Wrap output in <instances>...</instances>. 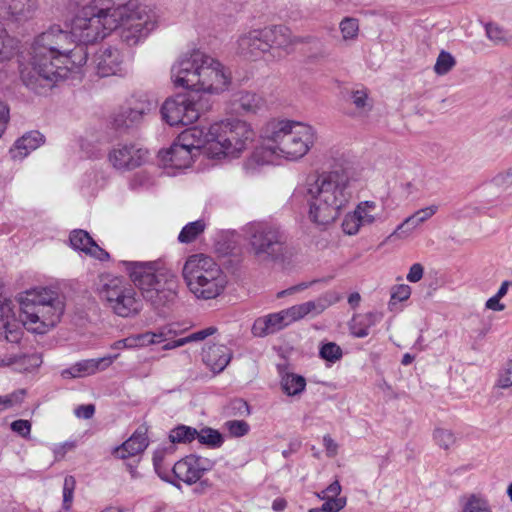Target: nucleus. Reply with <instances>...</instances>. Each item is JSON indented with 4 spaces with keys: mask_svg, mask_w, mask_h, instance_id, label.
<instances>
[{
    "mask_svg": "<svg viewBox=\"0 0 512 512\" xmlns=\"http://www.w3.org/2000/svg\"><path fill=\"white\" fill-rule=\"evenodd\" d=\"M486 35L494 44L506 43L509 40L508 33L496 24L486 25Z\"/></svg>",
    "mask_w": 512,
    "mask_h": 512,
    "instance_id": "a18cd8bd",
    "label": "nucleus"
},
{
    "mask_svg": "<svg viewBox=\"0 0 512 512\" xmlns=\"http://www.w3.org/2000/svg\"><path fill=\"white\" fill-rule=\"evenodd\" d=\"M201 148L205 149V129L195 126L181 132L168 149L159 152V156L165 166L186 169Z\"/></svg>",
    "mask_w": 512,
    "mask_h": 512,
    "instance_id": "9d476101",
    "label": "nucleus"
},
{
    "mask_svg": "<svg viewBox=\"0 0 512 512\" xmlns=\"http://www.w3.org/2000/svg\"><path fill=\"white\" fill-rule=\"evenodd\" d=\"M135 342H136V348L137 347H145L153 344V335L152 332H146L138 335H133Z\"/></svg>",
    "mask_w": 512,
    "mask_h": 512,
    "instance_id": "0e129e2a",
    "label": "nucleus"
},
{
    "mask_svg": "<svg viewBox=\"0 0 512 512\" xmlns=\"http://www.w3.org/2000/svg\"><path fill=\"white\" fill-rule=\"evenodd\" d=\"M500 300L501 299L496 296L490 297L485 303V308L496 312L503 311L505 309V305L501 303Z\"/></svg>",
    "mask_w": 512,
    "mask_h": 512,
    "instance_id": "69168bd1",
    "label": "nucleus"
},
{
    "mask_svg": "<svg viewBox=\"0 0 512 512\" xmlns=\"http://www.w3.org/2000/svg\"><path fill=\"white\" fill-rule=\"evenodd\" d=\"M265 28L253 29L241 34L237 40V53L247 59H257L270 51Z\"/></svg>",
    "mask_w": 512,
    "mask_h": 512,
    "instance_id": "dca6fc26",
    "label": "nucleus"
},
{
    "mask_svg": "<svg viewBox=\"0 0 512 512\" xmlns=\"http://www.w3.org/2000/svg\"><path fill=\"white\" fill-rule=\"evenodd\" d=\"M424 274V267L420 263H414L407 273L406 279L411 283L419 282Z\"/></svg>",
    "mask_w": 512,
    "mask_h": 512,
    "instance_id": "4d7b16f0",
    "label": "nucleus"
},
{
    "mask_svg": "<svg viewBox=\"0 0 512 512\" xmlns=\"http://www.w3.org/2000/svg\"><path fill=\"white\" fill-rule=\"evenodd\" d=\"M226 429L231 436L241 437L248 433L249 425L244 420H230L225 423Z\"/></svg>",
    "mask_w": 512,
    "mask_h": 512,
    "instance_id": "09e8293b",
    "label": "nucleus"
},
{
    "mask_svg": "<svg viewBox=\"0 0 512 512\" xmlns=\"http://www.w3.org/2000/svg\"><path fill=\"white\" fill-rule=\"evenodd\" d=\"M326 494H328L329 499H339V494L341 492V485L339 481L332 482L326 489Z\"/></svg>",
    "mask_w": 512,
    "mask_h": 512,
    "instance_id": "338daca9",
    "label": "nucleus"
},
{
    "mask_svg": "<svg viewBox=\"0 0 512 512\" xmlns=\"http://www.w3.org/2000/svg\"><path fill=\"white\" fill-rule=\"evenodd\" d=\"M181 274L188 291L199 300L217 298L228 283L220 265L203 253L189 255L184 261Z\"/></svg>",
    "mask_w": 512,
    "mask_h": 512,
    "instance_id": "6e6552de",
    "label": "nucleus"
},
{
    "mask_svg": "<svg viewBox=\"0 0 512 512\" xmlns=\"http://www.w3.org/2000/svg\"><path fill=\"white\" fill-rule=\"evenodd\" d=\"M10 119V110L7 104L0 102V126L7 128Z\"/></svg>",
    "mask_w": 512,
    "mask_h": 512,
    "instance_id": "774afa93",
    "label": "nucleus"
},
{
    "mask_svg": "<svg viewBox=\"0 0 512 512\" xmlns=\"http://www.w3.org/2000/svg\"><path fill=\"white\" fill-rule=\"evenodd\" d=\"M245 236L252 253L263 260L278 259L285 250V236L275 225L251 222L245 228Z\"/></svg>",
    "mask_w": 512,
    "mask_h": 512,
    "instance_id": "9b49d317",
    "label": "nucleus"
},
{
    "mask_svg": "<svg viewBox=\"0 0 512 512\" xmlns=\"http://www.w3.org/2000/svg\"><path fill=\"white\" fill-rule=\"evenodd\" d=\"M147 446L148 439L146 433L137 430L128 440L114 450V455L117 458L126 459L143 452Z\"/></svg>",
    "mask_w": 512,
    "mask_h": 512,
    "instance_id": "bb28decb",
    "label": "nucleus"
},
{
    "mask_svg": "<svg viewBox=\"0 0 512 512\" xmlns=\"http://www.w3.org/2000/svg\"><path fill=\"white\" fill-rule=\"evenodd\" d=\"M359 172L351 167L321 171L307 177L304 196L308 218L318 226H327L339 218L353 199L360 182Z\"/></svg>",
    "mask_w": 512,
    "mask_h": 512,
    "instance_id": "f03ea898",
    "label": "nucleus"
},
{
    "mask_svg": "<svg viewBox=\"0 0 512 512\" xmlns=\"http://www.w3.org/2000/svg\"><path fill=\"white\" fill-rule=\"evenodd\" d=\"M512 386V361L507 362L499 371L495 388L507 389Z\"/></svg>",
    "mask_w": 512,
    "mask_h": 512,
    "instance_id": "c03bdc74",
    "label": "nucleus"
},
{
    "mask_svg": "<svg viewBox=\"0 0 512 512\" xmlns=\"http://www.w3.org/2000/svg\"><path fill=\"white\" fill-rule=\"evenodd\" d=\"M346 505V498L327 499L321 507L311 508L308 512H339Z\"/></svg>",
    "mask_w": 512,
    "mask_h": 512,
    "instance_id": "49530a36",
    "label": "nucleus"
},
{
    "mask_svg": "<svg viewBox=\"0 0 512 512\" xmlns=\"http://www.w3.org/2000/svg\"><path fill=\"white\" fill-rule=\"evenodd\" d=\"M264 143L257 146L243 163L248 175L281 159L297 161L303 158L316 141V132L308 124L282 119L269 121L263 132Z\"/></svg>",
    "mask_w": 512,
    "mask_h": 512,
    "instance_id": "7ed1b4c3",
    "label": "nucleus"
},
{
    "mask_svg": "<svg viewBox=\"0 0 512 512\" xmlns=\"http://www.w3.org/2000/svg\"><path fill=\"white\" fill-rule=\"evenodd\" d=\"M22 329L16 318L0 320V337L11 343H17L22 337Z\"/></svg>",
    "mask_w": 512,
    "mask_h": 512,
    "instance_id": "473e14b6",
    "label": "nucleus"
},
{
    "mask_svg": "<svg viewBox=\"0 0 512 512\" xmlns=\"http://www.w3.org/2000/svg\"><path fill=\"white\" fill-rule=\"evenodd\" d=\"M492 183L499 188L512 186V168L499 172L492 178Z\"/></svg>",
    "mask_w": 512,
    "mask_h": 512,
    "instance_id": "603ef678",
    "label": "nucleus"
},
{
    "mask_svg": "<svg viewBox=\"0 0 512 512\" xmlns=\"http://www.w3.org/2000/svg\"><path fill=\"white\" fill-rule=\"evenodd\" d=\"M280 386L287 396H299L306 388V379L301 375L287 372L281 376Z\"/></svg>",
    "mask_w": 512,
    "mask_h": 512,
    "instance_id": "c756f323",
    "label": "nucleus"
},
{
    "mask_svg": "<svg viewBox=\"0 0 512 512\" xmlns=\"http://www.w3.org/2000/svg\"><path fill=\"white\" fill-rule=\"evenodd\" d=\"M216 332H217V328L214 326H210V327L204 328L202 330L193 332V333L189 334L188 336H185L184 338H185L186 344H188L191 342L203 341L207 337L214 335Z\"/></svg>",
    "mask_w": 512,
    "mask_h": 512,
    "instance_id": "3c124183",
    "label": "nucleus"
},
{
    "mask_svg": "<svg viewBox=\"0 0 512 512\" xmlns=\"http://www.w3.org/2000/svg\"><path fill=\"white\" fill-rule=\"evenodd\" d=\"M163 455H164V452L163 451H159V452H156L155 455H154V458H153V462H154V468H155V471L157 472V474L165 481H168V482H171L173 483L175 486H178V484H176L170 477L169 473L166 472V471H163L162 470V466H161V463H162V460H163Z\"/></svg>",
    "mask_w": 512,
    "mask_h": 512,
    "instance_id": "864d4df0",
    "label": "nucleus"
},
{
    "mask_svg": "<svg viewBox=\"0 0 512 512\" xmlns=\"http://www.w3.org/2000/svg\"><path fill=\"white\" fill-rule=\"evenodd\" d=\"M76 488V480L73 476L68 475L64 479L63 483V501L62 508L65 511H69L73 504L74 491Z\"/></svg>",
    "mask_w": 512,
    "mask_h": 512,
    "instance_id": "ea45409f",
    "label": "nucleus"
},
{
    "mask_svg": "<svg viewBox=\"0 0 512 512\" xmlns=\"http://www.w3.org/2000/svg\"><path fill=\"white\" fill-rule=\"evenodd\" d=\"M15 317V312L13 308V303L7 297L2 298L0 300V320L3 319H13Z\"/></svg>",
    "mask_w": 512,
    "mask_h": 512,
    "instance_id": "6e6d98bb",
    "label": "nucleus"
},
{
    "mask_svg": "<svg viewBox=\"0 0 512 512\" xmlns=\"http://www.w3.org/2000/svg\"><path fill=\"white\" fill-rule=\"evenodd\" d=\"M196 439L199 443L211 448H219L223 444V436L215 429L205 427L198 431Z\"/></svg>",
    "mask_w": 512,
    "mask_h": 512,
    "instance_id": "4c0bfd02",
    "label": "nucleus"
},
{
    "mask_svg": "<svg viewBox=\"0 0 512 512\" xmlns=\"http://www.w3.org/2000/svg\"><path fill=\"white\" fill-rule=\"evenodd\" d=\"M161 114L170 126L190 125L200 117L199 102L194 96L178 94L165 100Z\"/></svg>",
    "mask_w": 512,
    "mask_h": 512,
    "instance_id": "f8f14e48",
    "label": "nucleus"
},
{
    "mask_svg": "<svg viewBox=\"0 0 512 512\" xmlns=\"http://www.w3.org/2000/svg\"><path fill=\"white\" fill-rule=\"evenodd\" d=\"M340 296L333 291H328L315 300L303 302L289 307L294 322L307 316L315 317L323 313L327 308L340 301Z\"/></svg>",
    "mask_w": 512,
    "mask_h": 512,
    "instance_id": "f3484780",
    "label": "nucleus"
},
{
    "mask_svg": "<svg viewBox=\"0 0 512 512\" xmlns=\"http://www.w3.org/2000/svg\"><path fill=\"white\" fill-rule=\"evenodd\" d=\"M11 429L13 432L26 438L30 435L31 423L28 420H23V419L16 420L11 423Z\"/></svg>",
    "mask_w": 512,
    "mask_h": 512,
    "instance_id": "5fc2aeb1",
    "label": "nucleus"
},
{
    "mask_svg": "<svg viewBox=\"0 0 512 512\" xmlns=\"http://www.w3.org/2000/svg\"><path fill=\"white\" fill-rule=\"evenodd\" d=\"M437 211L438 205L435 204L415 211L396 227L391 233L390 238L404 239L408 237L415 229L433 217Z\"/></svg>",
    "mask_w": 512,
    "mask_h": 512,
    "instance_id": "4be33fe9",
    "label": "nucleus"
},
{
    "mask_svg": "<svg viewBox=\"0 0 512 512\" xmlns=\"http://www.w3.org/2000/svg\"><path fill=\"white\" fill-rule=\"evenodd\" d=\"M97 291L106 307L119 317L135 316L142 309V300L136 289L121 277L100 276Z\"/></svg>",
    "mask_w": 512,
    "mask_h": 512,
    "instance_id": "1a4fd4ad",
    "label": "nucleus"
},
{
    "mask_svg": "<svg viewBox=\"0 0 512 512\" xmlns=\"http://www.w3.org/2000/svg\"><path fill=\"white\" fill-rule=\"evenodd\" d=\"M158 20L157 12L138 0H92L72 20L70 31L52 26L34 38L21 78L32 89L40 80L66 79L86 64V44L119 29L121 40L135 46L157 27Z\"/></svg>",
    "mask_w": 512,
    "mask_h": 512,
    "instance_id": "f257e3e1",
    "label": "nucleus"
},
{
    "mask_svg": "<svg viewBox=\"0 0 512 512\" xmlns=\"http://www.w3.org/2000/svg\"><path fill=\"white\" fill-rule=\"evenodd\" d=\"M234 104L245 114H256L266 107L264 97L250 91H241L235 94Z\"/></svg>",
    "mask_w": 512,
    "mask_h": 512,
    "instance_id": "c85d7f7f",
    "label": "nucleus"
},
{
    "mask_svg": "<svg viewBox=\"0 0 512 512\" xmlns=\"http://www.w3.org/2000/svg\"><path fill=\"white\" fill-rule=\"evenodd\" d=\"M38 8V0H0V10L15 22L31 19Z\"/></svg>",
    "mask_w": 512,
    "mask_h": 512,
    "instance_id": "412c9836",
    "label": "nucleus"
},
{
    "mask_svg": "<svg viewBox=\"0 0 512 512\" xmlns=\"http://www.w3.org/2000/svg\"><path fill=\"white\" fill-rule=\"evenodd\" d=\"M232 352L223 344H214L203 349V362L215 373L222 372L230 363Z\"/></svg>",
    "mask_w": 512,
    "mask_h": 512,
    "instance_id": "b1692460",
    "label": "nucleus"
},
{
    "mask_svg": "<svg viewBox=\"0 0 512 512\" xmlns=\"http://www.w3.org/2000/svg\"><path fill=\"white\" fill-rule=\"evenodd\" d=\"M314 282L315 281L299 283V284H297L295 286H292V287H290L288 289H285V290H282V291L278 292L277 297L281 298V297H284L286 295H292L294 293L303 291V290L309 288Z\"/></svg>",
    "mask_w": 512,
    "mask_h": 512,
    "instance_id": "052dcab7",
    "label": "nucleus"
},
{
    "mask_svg": "<svg viewBox=\"0 0 512 512\" xmlns=\"http://www.w3.org/2000/svg\"><path fill=\"white\" fill-rule=\"evenodd\" d=\"M411 295V287L407 284L394 285L391 288L390 302H403L409 299Z\"/></svg>",
    "mask_w": 512,
    "mask_h": 512,
    "instance_id": "8fccbe9b",
    "label": "nucleus"
},
{
    "mask_svg": "<svg viewBox=\"0 0 512 512\" xmlns=\"http://www.w3.org/2000/svg\"><path fill=\"white\" fill-rule=\"evenodd\" d=\"M119 354L106 355L96 359H85L75 363L69 369L63 371V376L72 378L86 377L94 375L97 372L105 371L113 362L118 359Z\"/></svg>",
    "mask_w": 512,
    "mask_h": 512,
    "instance_id": "aec40b11",
    "label": "nucleus"
},
{
    "mask_svg": "<svg viewBox=\"0 0 512 512\" xmlns=\"http://www.w3.org/2000/svg\"><path fill=\"white\" fill-rule=\"evenodd\" d=\"M94 63L99 76L117 75L123 71L124 56L117 48H102L96 54Z\"/></svg>",
    "mask_w": 512,
    "mask_h": 512,
    "instance_id": "6ab92c4d",
    "label": "nucleus"
},
{
    "mask_svg": "<svg viewBox=\"0 0 512 512\" xmlns=\"http://www.w3.org/2000/svg\"><path fill=\"white\" fill-rule=\"evenodd\" d=\"M127 270L142 296L153 306H164L177 296L175 273L156 262H127Z\"/></svg>",
    "mask_w": 512,
    "mask_h": 512,
    "instance_id": "0eeeda50",
    "label": "nucleus"
},
{
    "mask_svg": "<svg viewBox=\"0 0 512 512\" xmlns=\"http://www.w3.org/2000/svg\"><path fill=\"white\" fill-rule=\"evenodd\" d=\"M351 102L359 116H366L373 108V101L366 89L353 91L351 93Z\"/></svg>",
    "mask_w": 512,
    "mask_h": 512,
    "instance_id": "f704fd0d",
    "label": "nucleus"
},
{
    "mask_svg": "<svg viewBox=\"0 0 512 512\" xmlns=\"http://www.w3.org/2000/svg\"><path fill=\"white\" fill-rule=\"evenodd\" d=\"M455 65L456 59L454 56L451 53L442 50L436 59L434 72L439 76H443L450 72Z\"/></svg>",
    "mask_w": 512,
    "mask_h": 512,
    "instance_id": "58836bf2",
    "label": "nucleus"
},
{
    "mask_svg": "<svg viewBox=\"0 0 512 512\" xmlns=\"http://www.w3.org/2000/svg\"><path fill=\"white\" fill-rule=\"evenodd\" d=\"M24 395V390H17L11 394L0 396V411H4L13 407L14 405L20 404Z\"/></svg>",
    "mask_w": 512,
    "mask_h": 512,
    "instance_id": "de8ad7c7",
    "label": "nucleus"
},
{
    "mask_svg": "<svg viewBox=\"0 0 512 512\" xmlns=\"http://www.w3.org/2000/svg\"><path fill=\"white\" fill-rule=\"evenodd\" d=\"M154 107L153 102L145 101L142 102L135 107L129 108L122 114L123 119L119 120V125L129 126L130 124L136 123L140 120V118L150 112Z\"/></svg>",
    "mask_w": 512,
    "mask_h": 512,
    "instance_id": "72a5a7b5",
    "label": "nucleus"
},
{
    "mask_svg": "<svg viewBox=\"0 0 512 512\" xmlns=\"http://www.w3.org/2000/svg\"><path fill=\"white\" fill-rule=\"evenodd\" d=\"M197 435V429L186 425H178L170 431L169 439L172 443L187 444L195 440Z\"/></svg>",
    "mask_w": 512,
    "mask_h": 512,
    "instance_id": "c9c22d12",
    "label": "nucleus"
},
{
    "mask_svg": "<svg viewBox=\"0 0 512 512\" xmlns=\"http://www.w3.org/2000/svg\"><path fill=\"white\" fill-rule=\"evenodd\" d=\"M152 335L154 336L153 344H158L170 340L175 335V332L172 329L165 328L157 333L152 332Z\"/></svg>",
    "mask_w": 512,
    "mask_h": 512,
    "instance_id": "680f3d73",
    "label": "nucleus"
},
{
    "mask_svg": "<svg viewBox=\"0 0 512 512\" xmlns=\"http://www.w3.org/2000/svg\"><path fill=\"white\" fill-rule=\"evenodd\" d=\"M74 413L78 418L90 419L95 413V406L93 404L80 405L75 409Z\"/></svg>",
    "mask_w": 512,
    "mask_h": 512,
    "instance_id": "bf43d9fd",
    "label": "nucleus"
},
{
    "mask_svg": "<svg viewBox=\"0 0 512 512\" xmlns=\"http://www.w3.org/2000/svg\"><path fill=\"white\" fill-rule=\"evenodd\" d=\"M433 438L436 444L443 449H449L456 442L454 433L445 428H436L433 432Z\"/></svg>",
    "mask_w": 512,
    "mask_h": 512,
    "instance_id": "79ce46f5",
    "label": "nucleus"
},
{
    "mask_svg": "<svg viewBox=\"0 0 512 512\" xmlns=\"http://www.w3.org/2000/svg\"><path fill=\"white\" fill-rule=\"evenodd\" d=\"M340 31L344 40L355 39L359 32L358 21L354 18H344L340 23Z\"/></svg>",
    "mask_w": 512,
    "mask_h": 512,
    "instance_id": "37998d69",
    "label": "nucleus"
},
{
    "mask_svg": "<svg viewBox=\"0 0 512 512\" xmlns=\"http://www.w3.org/2000/svg\"><path fill=\"white\" fill-rule=\"evenodd\" d=\"M254 138L255 132L250 123L227 118L205 130V153L212 159H235L247 150Z\"/></svg>",
    "mask_w": 512,
    "mask_h": 512,
    "instance_id": "423d86ee",
    "label": "nucleus"
},
{
    "mask_svg": "<svg viewBox=\"0 0 512 512\" xmlns=\"http://www.w3.org/2000/svg\"><path fill=\"white\" fill-rule=\"evenodd\" d=\"M170 78L177 88L218 95L229 89L231 71L217 58L201 51L179 57L171 66Z\"/></svg>",
    "mask_w": 512,
    "mask_h": 512,
    "instance_id": "20e7f679",
    "label": "nucleus"
},
{
    "mask_svg": "<svg viewBox=\"0 0 512 512\" xmlns=\"http://www.w3.org/2000/svg\"><path fill=\"white\" fill-rule=\"evenodd\" d=\"M214 463L204 457L189 455L176 462L172 468L175 479L192 485L213 468Z\"/></svg>",
    "mask_w": 512,
    "mask_h": 512,
    "instance_id": "4468645a",
    "label": "nucleus"
},
{
    "mask_svg": "<svg viewBox=\"0 0 512 512\" xmlns=\"http://www.w3.org/2000/svg\"><path fill=\"white\" fill-rule=\"evenodd\" d=\"M323 446L326 451V455L330 458L335 457L338 453V444L331 438L330 435L323 437Z\"/></svg>",
    "mask_w": 512,
    "mask_h": 512,
    "instance_id": "13d9d810",
    "label": "nucleus"
},
{
    "mask_svg": "<svg viewBox=\"0 0 512 512\" xmlns=\"http://www.w3.org/2000/svg\"><path fill=\"white\" fill-rule=\"evenodd\" d=\"M265 33L270 49L278 48L289 52L299 42V39L293 36L290 29L285 26L265 27Z\"/></svg>",
    "mask_w": 512,
    "mask_h": 512,
    "instance_id": "393cba45",
    "label": "nucleus"
},
{
    "mask_svg": "<svg viewBox=\"0 0 512 512\" xmlns=\"http://www.w3.org/2000/svg\"><path fill=\"white\" fill-rule=\"evenodd\" d=\"M147 154V150L134 144H118L110 150L108 160L113 168L127 171L142 165L146 161Z\"/></svg>",
    "mask_w": 512,
    "mask_h": 512,
    "instance_id": "2eb2a0df",
    "label": "nucleus"
},
{
    "mask_svg": "<svg viewBox=\"0 0 512 512\" xmlns=\"http://www.w3.org/2000/svg\"><path fill=\"white\" fill-rule=\"evenodd\" d=\"M294 323L289 308L257 318L251 332L256 337H266Z\"/></svg>",
    "mask_w": 512,
    "mask_h": 512,
    "instance_id": "a211bd4d",
    "label": "nucleus"
},
{
    "mask_svg": "<svg viewBox=\"0 0 512 512\" xmlns=\"http://www.w3.org/2000/svg\"><path fill=\"white\" fill-rule=\"evenodd\" d=\"M205 228L206 224L202 220L190 222L182 228L178 240L181 243H191L204 232Z\"/></svg>",
    "mask_w": 512,
    "mask_h": 512,
    "instance_id": "e433bc0d",
    "label": "nucleus"
},
{
    "mask_svg": "<svg viewBox=\"0 0 512 512\" xmlns=\"http://www.w3.org/2000/svg\"><path fill=\"white\" fill-rule=\"evenodd\" d=\"M384 221L383 209L376 201H360L352 211L348 212L342 221L344 234L354 236L362 227L372 226Z\"/></svg>",
    "mask_w": 512,
    "mask_h": 512,
    "instance_id": "ddd939ff",
    "label": "nucleus"
},
{
    "mask_svg": "<svg viewBox=\"0 0 512 512\" xmlns=\"http://www.w3.org/2000/svg\"><path fill=\"white\" fill-rule=\"evenodd\" d=\"M19 49V41L0 23V62L10 60Z\"/></svg>",
    "mask_w": 512,
    "mask_h": 512,
    "instance_id": "7c9ffc66",
    "label": "nucleus"
},
{
    "mask_svg": "<svg viewBox=\"0 0 512 512\" xmlns=\"http://www.w3.org/2000/svg\"><path fill=\"white\" fill-rule=\"evenodd\" d=\"M69 241L73 249L79 250L86 255L94 257L95 259L105 261L109 258V254L99 247L85 230H73L70 233Z\"/></svg>",
    "mask_w": 512,
    "mask_h": 512,
    "instance_id": "5701e85b",
    "label": "nucleus"
},
{
    "mask_svg": "<svg viewBox=\"0 0 512 512\" xmlns=\"http://www.w3.org/2000/svg\"><path fill=\"white\" fill-rule=\"evenodd\" d=\"M382 317L383 314L380 312L354 315L349 324L351 334L357 338L366 337L369 334L370 328L379 323Z\"/></svg>",
    "mask_w": 512,
    "mask_h": 512,
    "instance_id": "cd10ccee",
    "label": "nucleus"
},
{
    "mask_svg": "<svg viewBox=\"0 0 512 512\" xmlns=\"http://www.w3.org/2000/svg\"><path fill=\"white\" fill-rule=\"evenodd\" d=\"M136 348V342L133 336L118 340L111 345V349L122 350Z\"/></svg>",
    "mask_w": 512,
    "mask_h": 512,
    "instance_id": "e2e57ef3",
    "label": "nucleus"
},
{
    "mask_svg": "<svg viewBox=\"0 0 512 512\" xmlns=\"http://www.w3.org/2000/svg\"><path fill=\"white\" fill-rule=\"evenodd\" d=\"M319 355L322 359L335 363L342 358V349L334 342H328L320 347Z\"/></svg>",
    "mask_w": 512,
    "mask_h": 512,
    "instance_id": "a19ab883",
    "label": "nucleus"
},
{
    "mask_svg": "<svg viewBox=\"0 0 512 512\" xmlns=\"http://www.w3.org/2000/svg\"><path fill=\"white\" fill-rule=\"evenodd\" d=\"M44 143V136L38 131H30L17 139L10 148L11 158L14 160L24 159L31 151L37 149Z\"/></svg>",
    "mask_w": 512,
    "mask_h": 512,
    "instance_id": "a878e982",
    "label": "nucleus"
},
{
    "mask_svg": "<svg viewBox=\"0 0 512 512\" xmlns=\"http://www.w3.org/2000/svg\"><path fill=\"white\" fill-rule=\"evenodd\" d=\"M461 507L462 512H492L488 500L477 494L463 496Z\"/></svg>",
    "mask_w": 512,
    "mask_h": 512,
    "instance_id": "2f4dec72",
    "label": "nucleus"
},
{
    "mask_svg": "<svg viewBox=\"0 0 512 512\" xmlns=\"http://www.w3.org/2000/svg\"><path fill=\"white\" fill-rule=\"evenodd\" d=\"M20 320L30 332L45 334L61 320L64 304L56 291L45 287L26 290L17 296Z\"/></svg>",
    "mask_w": 512,
    "mask_h": 512,
    "instance_id": "39448f33",
    "label": "nucleus"
}]
</instances>
